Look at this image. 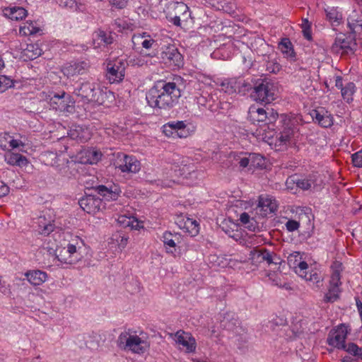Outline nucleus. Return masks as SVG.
<instances>
[{
    "instance_id": "dca6fc26",
    "label": "nucleus",
    "mask_w": 362,
    "mask_h": 362,
    "mask_svg": "<svg viewBox=\"0 0 362 362\" xmlns=\"http://www.w3.org/2000/svg\"><path fill=\"white\" fill-rule=\"evenodd\" d=\"M118 168L123 173H136L141 169V163L135 157L124 155L122 163L118 165Z\"/></svg>"
},
{
    "instance_id": "a19ab883",
    "label": "nucleus",
    "mask_w": 362,
    "mask_h": 362,
    "mask_svg": "<svg viewBox=\"0 0 362 362\" xmlns=\"http://www.w3.org/2000/svg\"><path fill=\"white\" fill-rule=\"evenodd\" d=\"M251 167L262 168L264 165V158L258 153H250Z\"/></svg>"
},
{
    "instance_id": "9d476101",
    "label": "nucleus",
    "mask_w": 362,
    "mask_h": 362,
    "mask_svg": "<svg viewBox=\"0 0 362 362\" xmlns=\"http://www.w3.org/2000/svg\"><path fill=\"white\" fill-rule=\"evenodd\" d=\"M80 207L88 214H95L100 210L103 199L92 192H86L84 196L78 200Z\"/></svg>"
},
{
    "instance_id": "09e8293b",
    "label": "nucleus",
    "mask_w": 362,
    "mask_h": 362,
    "mask_svg": "<svg viewBox=\"0 0 362 362\" xmlns=\"http://www.w3.org/2000/svg\"><path fill=\"white\" fill-rule=\"evenodd\" d=\"M60 173L63 177L71 179L75 176L76 171L75 168H71V166L67 165L60 169Z\"/></svg>"
},
{
    "instance_id": "774afa93",
    "label": "nucleus",
    "mask_w": 362,
    "mask_h": 362,
    "mask_svg": "<svg viewBox=\"0 0 362 362\" xmlns=\"http://www.w3.org/2000/svg\"><path fill=\"white\" fill-rule=\"evenodd\" d=\"M245 227L247 228L249 230L253 232H255L258 228L256 221H255L253 218H251L250 223H247Z\"/></svg>"
},
{
    "instance_id": "412c9836",
    "label": "nucleus",
    "mask_w": 362,
    "mask_h": 362,
    "mask_svg": "<svg viewBox=\"0 0 362 362\" xmlns=\"http://www.w3.org/2000/svg\"><path fill=\"white\" fill-rule=\"evenodd\" d=\"M181 240V235L179 233H172L171 232L165 231L163 235V242L166 247L168 252L173 253L177 244L180 243Z\"/></svg>"
},
{
    "instance_id": "aec40b11",
    "label": "nucleus",
    "mask_w": 362,
    "mask_h": 362,
    "mask_svg": "<svg viewBox=\"0 0 362 362\" xmlns=\"http://www.w3.org/2000/svg\"><path fill=\"white\" fill-rule=\"evenodd\" d=\"M114 100L115 95L113 92L107 90L106 88L103 90L98 88L93 103L99 105L108 107L114 102Z\"/></svg>"
},
{
    "instance_id": "ddd939ff",
    "label": "nucleus",
    "mask_w": 362,
    "mask_h": 362,
    "mask_svg": "<svg viewBox=\"0 0 362 362\" xmlns=\"http://www.w3.org/2000/svg\"><path fill=\"white\" fill-rule=\"evenodd\" d=\"M87 189L88 192L90 190L94 191L103 197L104 200L107 202L117 200L121 193L120 189L116 185L107 187L103 185H99Z\"/></svg>"
},
{
    "instance_id": "6ab92c4d",
    "label": "nucleus",
    "mask_w": 362,
    "mask_h": 362,
    "mask_svg": "<svg viewBox=\"0 0 362 362\" xmlns=\"http://www.w3.org/2000/svg\"><path fill=\"white\" fill-rule=\"evenodd\" d=\"M69 136L74 140L84 143L90 139V132L88 128L80 125H74L69 132Z\"/></svg>"
},
{
    "instance_id": "f03ea898",
    "label": "nucleus",
    "mask_w": 362,
    "mask_h": 362,
    "mask_svg": "<svg viewBox=\"0 0 362 362\" xmlns=\"http://www.w3.org/2000/svg\"><path fill=\"white\" fill-rule=\"evenodd\" d=\"M248 119L255 124L261 127L259 132L263 139L267 142L269 140L274 139L275 132V122L279 118L278 112L274 109L267 107H257L251 106L248 111Z\"/></svg>"
},
{
    "instance_id": "6e6552de",
    "label": "nucleus",
    "mask_w": 362,
    "mask_h": 362,
    "mask_svg": "<svg viewBox=\"0 0 362 362\" xmlns=\"http://www.w3.org/2000/svg\"><path fill=\"white\" fill-rule=\"evenodd\" d=\"M348 326L345 324H340L334 329H332L327 338L328 345L339 350H343L348 342L346 341L348 334Z\"/></svg>"
},
{
    "instance_id": "052dcab7",
    "label": "nucleus",
    "mask_w": 362,
    "mask_h": 362,
    "mask_svg": "<svg viewBox=\"0 0 362 362\" xmlns=\"http://www.w3.org/2000/svg\"><path fill=\"white\" fill-rule=\"evenodd\" d=\"M7 136H8V135L6 134L0 135V147L4 150L7 148V144H8Z\"/></svg>"
},
{
    "instance_id": "0e129e2a",
    "label": "nucleus",
    "mask_w": 362,
    "mask_h": 362,
    "mask_svg": "<svg viewBox=\"0 0 362 362\" xmlns=\"http://www.w3.org/2000/svg\"><path fill=\"white\" fill-rule=\"evenodd\" d=\"M156 43V41L153 39H145L141 42V45L144 48L149 49L152 47L153 45Z\"/></svg>"
},
{
    "instance_id": "69168bd1",
    "label": "nucleus",
    "mask_w": 362,
    "mask_h": 362,
    "mask_svg": "<svg viewBox=\"0 0 362 362\" xmlns=\"http://www.w3.org/2000/svg\"><path fill=\"white\" fill-rule=\"evenodd\" d=\"M240 166L243 168H246L247 166H251V162H250V156L249 155V157H244L242 158L239 161Z\"/></svg>"
},
{
    "instance_id": "2f4dec72",
    "label": "nucleus",
    "mask_w": 362,
    "mask_h": 362,
    "mask_svg": "<svg viewBox=\"0 0 362 362\" xmlns=\"http://www.w3.org/2000/svg\"><path fill=\"white\" fill-rule=\"evenodd\" d=\"M343 349L348 354L352 356L356 360L362 361V347L354 342H348Z\"/></svg>"
},
{
    "instance_id": "a18cd8bd",
    "label": "nucleus",
    "mask_w": 362,
    "mask_h": 362,
    "mask_svg": "<svg viewBox=\"0 0 362 362\" xmlns=\"http://www.w3.org/2000/svg\"><path fill=\"white\" fill-rule=\"evenodd\" d=\"M306 281H309L313 284H315L317 287L320 286V283L322 281V276L320 274L317 272L308 273V278H304Z\"/></svg>"
},
{
    "instance_id": "8fccbe9b",
    "label": "nucleus",
    "mask_w": 362,
    "mask_h": 362,
    "mask_svg": "<svg viewBox=\"0 0 362 362\" xmlns=\"http://www.w3.org/2000/svg\"><path fill=\"white\" fill-rule=\"evenodd\" d=\"M341 284V275L339 273L337 272H332L331 275V279L329 281V286L334 288H339V286Z\"/></svg>"
},
{
    "instance_id": "39448f33",
    "label": "nucleus",
    "mask_w": 362,
    "mask_h": 362,
    "mask_svg": "<svg viewBox=\"0 0 362 362\" xmlns=\"http://www.w3.org/2000/svg\"><path fill=\"white\" fill-rule=\"evenodd\" d=\"M42 100L47 101L52 109L59 112H70L72 106L69 105L71 102V96L64 90L54 92L52 90L42 91L40 93Z\"/></svg>"
},
{
    "instance_id": "2eb2a0df",
    "label": "nucleus",
    "mask_w": 362,
    "mask_h": 362,
    "mask_svg": "<svg viewBox=\"0 0 362 362\" xmlns=\"http://www.w3.org/2000/svg\"><path fill=\"white\" fill-rule=\"evenodd\" d=\"M89 66V64L85 61L74 62L64 66L62 71L65 76L71 77L85 74Z\"/></svg>"
},
{
    "instance_id": "f704fd0d",
    "label": "nucleus",
    "mask_w": 362,
    "mask_h": 362,
    "mask_svg": "<svg viewBox=\"0 0 362 362\" xmlns=\"http://www.w3.org/2000/svg\"><path fill=\"white\" fill-rule=\"evenodd\" d=\"M133 337L134 335L131 334L129 332H122L119 335L117 341L118 347L123 350H127Z\"/></svg>"
},
{
    "instance_id": "423d86ee",
    "label": "nucleus",
    "mask_w": 362,
    "mask_h": 362,
    "mask_svg": "<svg viewBox=\"0 0 362 362\" xmlns=\"http://www.w3.org/2000/svg\"><path fill=\"white\" fill-rule=\"evenodd\" d=\"M356 49V35L350 33L349 37H345L344 35L337 37L332 45L331 52L336 54H340L341 57H349L354 55Z\"/></svg>"
},
{
    "instance_id": "3c124183",
    "label": "nucleus",
    "mask_w": 362,
    "mask_h": 362,
    "mask_svg": "<svg viewBox=\"0 0 362 362\" xmlns=\"http://www.w3.org/2000/svg\"><path fill=\"white\" fill-rule=\"evenodd\" d=\"M220 10H222L223 12L233 15L235 13L236 6L233 3L227 2L223 4H221Z\"/></svg>"
},
{
    "instance_id": "5701e85b",
    "label": "nucleus",
    "mask_w": 362,
    "mask_h": 362,
    "mask_svg": "<svg viewBox=\"0 0 362 362\" xmlns=\"http://www.w3.org/2000/svg\"><path fill=\"white\" fill-rule=\"evenodd\" d=\"M149 347L148 343L141 339L139 336L134 335L127 350L133 353L141 354L145 353Z\"/></svg>"
},
{
    "instance_id": "4be33fe9",
    "label": "nucleus",
    "mask_w": 362,
    "mask_h": 362,
    "mask_svg": "<svg viewBox=\"0 0 362 362\" xmlns=\"http://www.w3.org/2000/svg\"><path fill=\"white\" fill-rule=\"evenodd\" d=\"M348 27L351 35L362 33V14L354 11L347 18Z\"/></svg>"
},
{
    "instance_id": "ea45409f",
    "label": "nucleus",
    "mask_w": 362,
    "mask_h": 362,
    "mask_svg": "<svg viewBox=\"0 0 362 362\" xmlns=\"http://www.w3.org/2000/svg\"><path fill=\"white\" fill-rule=\"evenodd\" d=\"M294 183H296L297 187L303 189L308 190L311 188L312 185L313 184V180L310 178H303V179H292L291 180Z\"/></svg>"
},
{
    "instance_id": "f3484780",
    "label": "nucleus",
    "mask_w": 362,
    "mask_h": 362,
    "mask_svg": "<svg viewBox=\"0 0 362 362\" xmlns=\"http://www.w3.org/2000/svg\"><path fill=\"white\" fill-rule=\"evenodd\" d=\"M257 207L262 216H267L276 211L277 204L275 199L261 195L259 197Z\"/></svg>"
},
{
    "instance_id": "864d4df0",
    "label": "nucleus",
    "mask_w": 362,
    "mask_h": 362,
    "mask_svg": "<svg viewBox=\"0 0 362 362\" xmlns=\"http://www.w3.org/2000/svg\"><path fill=\"white\" fill-rule=\"evenodd\" d=\"M129 237L126 236L122 233H118L115 235V240L118 243V245L121 248H124L127 244Z\"/></svg>"
},
{
    "instance_id": "bf43d9fd",
    "label": "nucleus",
    "mask_w": 362,
    "mask_h": 362,
    "mask_svg": "<svg viewBox=\"0 0 362 362\" xmlns=\"http://www.w3.org/2000/svg\"><path fill=\"white\" fill-rule=\"evenodd\" d=\"M239 220L241 223L245 226L247 223H250L251 218L247 213L243 212L240 214Z\"/></svg>"
},
{
    "instance_id": "7ed1b4c3",
    "label": "nucleus",
    "mask_w": 362,
    "mask_h": 362,
    "mask_svg": "<svg viewBox=\"0 0 362 362\" xmlns=\"http://www.w3.org/2000/svg\"><path fill=\"white\" fill-rule=\"evenodd\" d=\"M279 124L276 126L279 132H276L275 141H269V144L272 145L273 143L277 150H281L283 147L286 146L290 143L291 139L294 136L297 132V127L295 125L293 120L288 117L286 115H281Z\"/></svg>"
},
{
    "instance_id": "cd10ccee",
    "label": "nucleus",
    "mask_w": 362,
    "mask_h": 362,
    "mask_svg": "<svg viewBox=\"0 0 362 362\" xmlns=\"http://www.w3.org/2000/svg\"><path fill=\"white\" fill-rule=\"evenodd\" d=\"M238 324V318L232 312H226L221 321V327L227 330H233Z\"/></svg>"
},
{
    "instance_id": "b1692460",
    "label": "nucleus",
    "mask_w": 362,
    "mask_h": 362,
    "mask_svg": "<svg viewBox=\"0 0 362 362\" xmlns=\"http://www.w3.org/2000/svg\"><path fill=\"white\" fill-rule=\"evenodd\" d=\"M93 44L95 47L107 46L113 42L111 33H107L102 30H98L93 35Z\"/></svg>"
},
{
    "instance_id": "a211bd4d",
    "label": "nucleus",
    "mask_w": 362,
    "mask_h": 362,
    "mask_svg": "<svg viewBox=\"0 0 362 362\" xmlns=\"http://www.w3.org/2000/svg\"><path fill=\"white\" fill-rule=\"evenodd\" d=\"M270 251L266 248H254L250 252V259L253 264L257 265L262 262H271Z\"/></svg>"
},
{
    "instance_id": "4468645a",
    "label": "nucleus",
    "mask_w": 362,
    "mask_h": 362,
    "mask_svg": "<svg viewBox=\"0 0 362 362\" xmlns=\"http://www.w3.org/2000/svg\"><path fill=\"white\" fill-rule=\"evenodd\" d=\"M310 115L313 121L323 128H329L334 124L333 116L324 107L313 110Z\"/></svg>"
},
{
    "instance_id": "c756f323",
    "label": "nucleus",
    "mask_w": 362,
    "mask_h": 362,
    "mask_svg": "<svg viewBox=\"0 0 362 362\" xmlns=\"http://www.w3.org/2000/svg\"><path fill=\"white\" fill-rule=\"evenodd\" d=\"M177 343L182 345L186 348L187 352H194L196 349L195 339L191 337H185L182 334H179V332L176 334Z\"/></svg>"
},
{
    "instance_id": "603ef678",
    "label": "nucleus",
    "mask_w": 362,
    "mask_h": 362,
    "mask_svg": "<svg viewBox=\"0 0 362 362\" xmlns=\"http://www.w3.org/2000/svg\"><path fill=\"white\" fill-rule=\"evenodd\" d=\"M351 160L354 166L362 168V149L352 154Z\"/></svg>"
},
{
    "instance_id": "5fc2aeb1",
    "label": "nucleus",
    "mask_w": 362,
    "mask_h": 362,
    "mask_svg": "<svg viewBox=\"0 0 362 362\" xmlns=\"http://www.w3.org/2000/svg\"><path fill=\"white\" fill-rule=\"evenodd\" d=\"M163 129V133L168 137H172V138H178L177 134H176L173 130V128L170 127V124L169 122L164 124L162 127Z\"/></svg>"
},
{
    "instance_id": "a878e982",
    "label": "nucleus",
    "mask_w": 362,
    "mask_h": 362,
    "mask_svg": "<svg viewBox=\"0 0 362 362\" xmlns=\"http://www.w3.org/2000/svg\"><path fill=\"white\" fill-rule=\"evenodd\" d=\"M4 16L7 18L14 20L19 21L22 20L27 16V11L23 7H12L6 8L4 10Z\"/></svg>"
},
{
    "instance_id": "7c9ffc66",
    "label": "nucleus",
    "mask_w": 362,
    "mask_h": 362,
    "mask_svg": "<svg viewBox=\"0 0 362 362\" xmlns=\"http://www.w3.org/2000/svg\"><path fill=\"white\" fill-rule=\"evenodd\" d=\"M85 249L81 245L68 244V252L71 254V264L80 261L83 257Z\"/></svg>"
},
{
    "instance_id": "f8f14e48",
    "label": "nucleus",
    "mask_w": 362,
    "mask_h": 362,
    "mask_svg": "<svg viewBox=\"0 0 362 362\" xmlns=\"http://www.w3.org/2000/svg\"><path fill=\"white\" fill-rule=\"evenodd\" d=\"M162 62L170 66L180 67L183 65V57L175 47H166L160 53Z\"/></svg>"
},
{
    "instance_id": "de8ad7c7",
    "label": "nucleus",
    "mask_w": 362,
    "mask_h": 362,
    "mask_svg": "<svg viewBox=\"0 0 362 362\" xmlns=\"http://www.w3.org/2000/svg\"><path fill=\"white\" fill-rule=\"evenodd\" d=\"M13 86V82L10 78L4 75H0V88L2 89L0 91L11 88Z\"/></svg>"
},
{
    "instance_id": "20e7f679",
    "label": "nucleus",
    "mask_w": 362,
    "mask_h": 362,
    "mask_svg": "<svg viewBox=\"0 0 362 362\" xmlns=\"http://www.w3.org/2000/svg\"><path fill=\"white\" fill-rule=\"evenodd\" d=\"M250 97L260 103H270L275 100V86L271 79L266 77L256 78Z\"/></svg>"
},
{
    "instance_id": "c03bdc74",
    "label": "nucleus",
    "mask_w": 362,
    "mask_h": 362,
    "mask_svg": "<svg viewBox=\"0 0 362 362\" xmlns=\"http://www.w3.org/2000/svg\"><path fill=\"white\" fill-rule=\"evenodd\" d=\"M308 264L307 262L300 259L297 265V269H296V272L303 278H308Z\"/></svg>"
},
{
    "instance_id": "473e14b6",
    "label": "nucleus",
    "mask_w": 362,
    "mask_h": 362,
    "mask_svg": "<svg viewBox=\"0 0 362 362\" xmlns=\"http://www.w3.org/2000/svg\"><path fill=\"white\" fill-rule=\"evenodd\" d=\"M281 51L287 55V57L293 60L296 57V53L293 50L292 43L288 38H284L279 44Z\"/></svg>"
},
{
    "instance_id": "393cba45",
    "label": "nucleus",
    "mask_w": 362,
    "mask_h": 362,
    "mask_svg": "<svg viewBox=\"0 0 362 362\" xmlns=\"http://www.w3.org/2000/svg\"><path fill=\"white\" fill-rule=\"evenodd\" d=\"M28 281L34 286H40L44 283L47 277L46 272L40 270L28 271L25 273Z\"/></svg>"
},
{
    "instance_id": "4d7b16f0",
    "label": "nucleus",
    "mask_w": 362,
    "mask_h": 362,
    "mask_svg": "<svg viewBox=\"0 0 362 362\" xmlns=\"http://www.w3.org/2000/svg\"><path fill=\"white\" fill-rule=\"evenodd\" d=\"M286 322L284 318L277 317L269 322L270 327L274 329L276 326L285 325Z\"/></svg>"
},
{
    "instance_id": "c85d7f7f",
    "label": "nucleus",
    "mask_w": 362,
    "mask_h": 362,
    "mask_svg": "<svg viewBox=\"0 0 362 362\" xmlns=\"http://www.w3.org/2000/svg\"><path fill=\"white\" fill-rule=\"evenodd\" d=\"M173 130L177 134L178 138H187L189 136V131L187 129V125L184 121L169 122Z\"/></svg>"
},
{
    "instance_id": "680f3d73",
    "label": "nucleus",
    "mask_w": 362,
    "mask_h": 362,
    "mask_svg": "<svg viewBox=\"0 0 362 362\" xmlns=\"http://www.w3.org/2000/svg\"><path fill=\"white\" fill-rule=\"evenodd\" d=\"M271 262L267 263L269 265L272 264H278L281 263V258L274 252H270Z\"/></svg>"
},
{
    "instance_id": "4c0bfd02",
    "label": "nucleus",
    "mask_w": 362,
    "mask_h": 362,
    "mask_svg": "<svg viewBox=\"0 0 362 362\" xmlns=\"http://www.w3.org/2000/svg\"><path fill=\"white\" fill-rule=\"evenodd\" d=\"M56 257L62 263L71 264V254L68 252V247L66 248L64 247L60 249L59 250H57Z\"/></svg>"
},
{
    "instance_id": "e433bc0d",
    "label": "nucleus",
    "mask_w": 362,
    "mask_h": 362,
    "mask_svg": "<svg viewBox=\"0 0 362 362\" xmlns=\"http://www.w3.org/2000/svg\"><path fill=\"white\" fill-rule=\"evenodd\" d=\"M327 18L331 22L333 26H338L342 21V15L336 9L332 8L329 11H326Z\"/></svg>"
},
{
    "instance_id": "72a5a7b5",
    "label": "nucleus",
    "mask_w": 362,
    "mask_h": 362,
    "mask_svg": "<svg viewBox=\"0 0 362 362\" xmlns=\"http://www.w3.org/2000/svg\"><path fill=\"white\" fill-rule=\"evenodd\" d=\"M356 90L354 83L349 82L341 90V96L346 103H350L353 101V95Z\"/></svg>"
},
{
    "instance_id": "58836bf2",
    "label": "nucleus",
    "mask_w": 362,
    "mask_h": 362,
    "mask_svg": "<svg viewBox=\"0 0 362 362\" xmlns=\"http://www.w3.org/2000/svg\"><path fill=\"white\" fill-rule=\"evenodd\" d=\"M339 288L329 286L327 293L325 294L324 302L325 303H334L339 298Z\"/></svg>"
},
{
    "instance_id": "9b49d317",
    "label": "nucleus",
    "mask_w": 362,
    "mask_h": 362,
    "mask_svg": "<svg viewBox=\"0 0 362 362\" xmlns=\"http://www.w3.org/2000/svg\"><path fill=\"white\" fill-rule=\"evenodd\" d=\"M98 88L95 83L85 81L74 88V93L85 103H93Z\"/></svg>"
},
{
    "instance_id": "37998d69",
    "label": "nucleus",
    "mask_w": 362,
    "mask_h": 362,
    "mask_svg": "<svg viewBox=\"0 0 362 362\" xmlns=\"http://www.w3.org/2000/svg\"><path fill=\"white\" fill-rule=\"evenodd\" d=\"M301 256L299 252H295L288 256L287 261L290 267L297 269V265L301 259Z\"/></svg>"
},
{
    "instance_id": "e2e57ef3",
    "label": "nucleus",
    "mask_w": 362,
    "mask_h": 362,
    "mask_svg": "<svg viewBox=\"0 0 362 362\" xmlns=\"http://www.w3.org/2000/svg\"><path fill=\"white\" fill-rule=\"evenodd\" d=\"M54 230V226L52 224H47L41 230L40 233L42 235H49Z\"/></svg>"
},
{
    "instance_id": "bb28decb",
    "label": "nucleus",
    "mask_w": 362,
    "mask_h": 362,
    "mask_svg": "<svg viewBox=\"0 0 362 362\" xmlns=\"http://www.w3.org/2000/svg\"><path fill=\"white\" fill-rule=\"evenodd\" d=\"M6 162L11 165L25 166L28 163L27 158L20 153H8L5 155Z\"/></svg>"
},
{
    "instance_id": "49530a36",
    "label": "nucleus",
    "mask_w": 362,
    "mask_h": 362,
    "mask_svg": "<svg viewBox=\"0 0 362 362\" xmlns=\"http://www.w3.org/2000/svg\"><path fill=\"white\" fill-rule=\"evenodd\" d=\"M86 154L88 157L87 162H88L90 164L96 163L101 158L102 156L101 153L95 150L88 151L86 153Z\"/></svg>"
},
{
    "instance_id": "1a4fd4ad",
    "label": "nucleus",
    "mask_w": 362,
    "mask_h": 362,
    "mask_svg": "<svg viewBox=\"0 0 362 362\" xmlns=\"http://www.w3.org/2000/svg\"><path fill=\"white\" fill-rule=\"evenodd\" d=\"M255 78H231L227 83L228 86L226 91L229 93H238L243 95H245L248 93H251L254 89V86H255Z\"/></svg>"
},
{
    "instance_id": "f257e3e1",
    "label": "nucleus",
    "mask_w": 362,
    "mask_h": 362,
    "mask_svg": "<svg viewBox=\"0 0 362 362\" xmlns=\"http://www.w3.org/2000/svg\"><path fill=\"white\" fill-rule=\"evenodd\" d=\"M180 96L176 83L159 81L147 93L146 100L151 107L169 110L177 103Z\"/></svg>"
},
{
    "instance_id": "c9c22d12",
    "label": "nucleus",
    "mask_w": 362,
    "mask_h": 362,
    "mask_svg": "<svg viewBox=\"0 0 362 362\" xmlns=\"http://www.w3.org/2000/svg\"><path fill=\"white\" fill-rule=\"evenodd\" d=\"M175 10L177 15L181 16L182 21H187L188 18L190 16L189 7L183 2H177L176 4Z\"/></svg>"
},
{
    "instance_id": "6e6d98bb",
    "label": "nucleus",
    "mask_w": 362,
    "mask_h": 362,
    "mask_svg": "<svg viewBox=\"0 0 362 362\" xmlns=\"http://www.w3.org/2000/svg\"><path fill=\"white\" fill-rule=\"evenodd\" d=\"M300 227V223L296 220L290 219L286 223V228L288 231L293 232Z\"/></svg>"
},
{
    "instance_id": "0eeeda50",
    "label": "nucleus",
    "mask_w": 362,
    "mask_h": 362,
    "mask_svg": "<svg viewBox=\"0 0 362 362\" xmlns=\"http://www.w3.org/2000/svg\"><path fill=\"white\" fill-rule=\"evenodd\" d=\"M127 66L126 60L117 59L107 64L106 77L111 83H119L124 79Z\"/></svg>"
},
{
    "instance_id": "79ce46f5",
    "label": "nucleus",
    "mask_w": 362,
    "mask_h": 362,
    "mask_svg": "<svg viewBox=\"0 0 362 362\" xmlns=\"http://www.w3.org/2000/svg\"><path fill=\"white\" fill-rule=\"evenodd\" d=\"M185 227H186L192 236H194L199 233V224L196 221L187 218V221L185 223Z\"/></svg>"
},
{
    "instance_id": "338daca9",
    "label": "nucleus",
    "mask_w": 362,
    "mask_h": 362,
    "mask_svg": "<svg viewBox=\"0 0 362 362\" xmlns=\"http://www.w3.org/2000/svg\"><path fill=\"white\" fill-rule=\"evenodd\" d=\"M9 193V187L1 182L0 185V197H5Z\"/></svg>"
},
{
    "instance_id": "13d9d810",
    "label": "nucleus",
    "mask_w": 362,
    "mask_h": 362,
    "mask_svg": "<svg viewBox=\"0 0 362 362\" xmlns=\"http://www.w3.org/2000/svg\"><path fill=\"white\" fill-rule=\"evenodd\" d=\"M110 2L118 8H123L127 4V0H110Z\"/></svg>"
}]
</instances>
